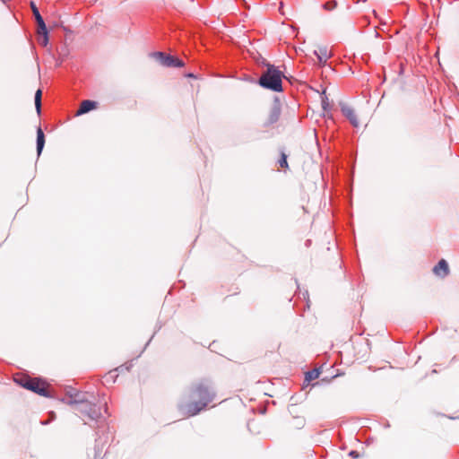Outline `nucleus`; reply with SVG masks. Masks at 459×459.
I'll return each instance as SVG.
<instances>
[{"label": "nucleus", "mask_w": 459, "mask_h": 459, "mask_svg": "<svg viewBox=\"0 0 459 459\" xmlns=\"http://www.w3.org/2000/svg\"><path fill=\"white\" fill-rule=\"evenodd\" d=\"M281 117V105L279 101L274 100L269 107L267 115L264 120V126H270L276 123Z\"/></svg>", "instance_id": "423d86ee"}, {"label": "nucleus", "mask_w": 459, "mask_h": 459, "mask_svg": "<svg viewBox=\"0 0 459 459\" xmlns=\"http://www.w3.org/2000/svg\"><path fill=\"white\" fill-rule=\"evenodd\" d=\"M15 381L22 387L30 390L42 396H49L48 385L36 378H30L29 377H17Z\"/></svg>", "instance_id": "20e7f679"}, {"label": "nucleus", "mask_w": 459, "mask_h": 459, "mask_svg": "<svg viewBox=\"0 0 459 459\" xmlns=\"http://www.w3.org/2000/svg\"><path fill=\"white\" fill-rule=\"evenodd\" d=\"M44 144H45V135H44L42 129L40 127H39L37 130V152H38L39 155L41 153Z\"/></svg>", "instance_id": "9b49d317"}, {"label": "nucleus", "mask_w": 459, "mask_h": 459, "mask_svg": "<svg viewBox=\"0 0 459 459\" xmlns=\"http://www.w3.org/2000/svg\"><path fill=\"white\" fill-rule=\"evenodd\" d=\"M49 414L51 416V420H53L55 418V413L53 411H51Z\"/></svg>", "instance_id": "4be33fe9"}, {"label": "nucleus", "mask_w": 459, "mask_h": 459, "mask_svg": "<svg viewBox=\"0 0 459 459\" xmlns=\"http://www.w3.org/2000/svg\"><path fill=\"white\" fill-rule=\"evenodd\" d=\"M433 273L440 277H445L449 273L448 264L446 260L441 259L433 268Z\"/></svg>", "instance_id": "6e6552de"}, {"label": "nucleus", "mask_w": 459, "mask_h": 459, "mask_svg": "<svg viewBox=\"0 0 459 459\" xmlns=\"http://www.w3.org/2000/svg\"><path fill=\"white\" fill-rule=\"evenodd\" d=\"M350 456L353 457V458H358L359 456V453L355 450H351L350 453H349Z\"/></svg>", "instance_id": "aec40b11"}, {"label": "nucleus", "mask_w": 459, "mask_h": 459, "mask_svg": "<svg viewBox=\"0 0 459 459\" xmlns=\"http://www.w3.org/2000/svg\"><path fill=\"white\" fill-rule=\"evenodd\" d=\"M315 54L316 55L320 64H325L327 59L330 57L328 50L325 47L319 48L318 51H315Z\"/></svg>", "instance_id": "9d476101"}, {"label": "nucleus", "mask_w": 459, "mask_h": 459, "mask_svg": "<svg viewBox=\"0 0 459 459\" xmlns=\"http://www.w3.org/2000/svg\"><path fill=\"white\" fill-rule=\"evenodd\" d=\"M188 77H194V74H187Z\"/></svg>", "instance_id": "b1692460"}, {"label": "nucleus", "mask_w": 459, "mask_h": 459, "mask_svg": "<svg viewBox=\"0 0 459 459\" xmlns=\"http://www.w3.org/2000/svg\"><path fill=\"white\" fill-rule=\"evenodd\" d=\"M35 19H36L37 25H38V31H45V30H48L41 15L35 17Z\"/></svg>", "instance_id": "2eb2a0df"}, {"label": "nucleus", "mask_w": 459, "mask_h": 459, "mask_svg": "<svg viewBox=\"0 0 459 459\" xmlns=\"http://www.w3.org/2000/svg\"><path fill=\"white\" fill-rule=\"evenodd\" d=\"M215 392L208 380L195 383L178 403L179 411L186 416H194L205 409L214 399Z\"/></svg>", "instance_id": "f03ea898"}, {"label": "nucleus", "mask_w": 459, "mask_h": 459, "mask_svg": "<svg viewBox=\"0 0 459 459\" xmlns=\"http://www.w3.org/2000/svg\"><path fill=\"white\" fill-rule=\"evenodd\" d=\"M48 422H49V420H44V421H41V424L47 425V424H48Z\"/></svg>", "instance_id": "5701e85b"}, {"label": "nucleus", "mask_w": 459, "mask_h": 459, "mask_svg": "<svg viewBox=\"0 0 459 459\" xmlns=\"http://www.w3.org/2000/svg\"><path fill=\"white\" fill-rule=\"evenodd\" d=\"M94 452H95V455H94V459H99L101 457V454H102V448H100L97 445L95 446V448H94Z\"/></svg>", "instance_id": "a211bd4d"}, {"label": "nucleus", "mask_w": 459, "mask_h": 459, "mask_svg": "<svg viewBox=\"0 0 459 459\" xmlns=\"http://www.w3.org/2000/svg\"><path fill=\"white\" fill-rule=\"evenodd\" d=\"M279 164L281 168L289 169V165L287 162V155L282 152L281 153V159L279 160Z\"/></svg>", "instance_id": "dca6fc26"}, {"label": "nucleus", "mask_w": 459, "mask_h": 459, "mask_svg": "<svg viewBox=\"0 0 459 459\" xmlns=\"http://www.w3.org/2000/svg\"><path fill=\"white\" fill-rule=\"evenodd\" d=\"M324 6L326 10H333L336 6V2L335 1L328 2V3L325 4Z\"/></svg>", "instance_id": "6ab92c4d"}, {"label": "nucleus", "mask_w": 459, "mask_h": 459, "mask_svg": "<svg viewBox=\"0 0 459 459\" xmlns=\"http://www.w3.org/2000/svg\"><path fill=\"white\" fill-rule=\"evenodd\" d=\"M153 56L166 67H182L185 65L184 62L176 56L166 55L163 52H155Z\"/></svg>", "instance_id": "39448f33"}, {"label": "nucleus", "mask_w": 459, "mask_h": 459, "mask_svg": "<svg viewBox=\"0 0 459 459\" xmlns=\"http://www.w3.org/2000/svg\"><path fill=\"white\" fill-rule=\"evenodd\" d=\"M322 105H323L324 109H326V107H327V105H328V103H327L326 100H322Z\"/></svg>", "instance_id": "412c9836"}, {"label": "nucleus", "mask_w": 459, "mask_h": 459, "mask_svg": "<svg viewBox=\"0 0 459 459\" xmlns=\"http://www.w3.org/2000/svg\"><path fill=\"white\" fill-rule=\"evenodd\" d=\"M66 403L72 406L74 412L92 428H100L106 421L108 414L107 399L104 394L98 399L93 395L70 388L67 391Z\"/></svg>", "instance_id": "f257e3e1"}, {"label": "nucleus", "mask_w": 459, "mask_h": 459, "mask_svg": "<svg viewBox=\"0 0 459 459\" xmlns=\"http://www.w3.org/2000/svg\"><path fill=\"white\" fill-rule=\"evenodd\" d=\"M41 98H42V91L39 89L35 93V107L38 114L40 113L41 110Z\"/></svg>", "instance_id": "ddd939ff"}, {"label": "nucleus", "mask_w": 459, "mask_h": 459, "mask_svg": "<svg viewBox=\"0 0 459 459\" xmlns=\"http://www.w3.org/2000/svg\"><path fill=\"white\" fill-rule=\"evenodd\" d=\"M342 112L350 120L353 126L358 127L359 126L360 121L359 119V116L351 106L347 104L342 105Z\"/></svg>", "instance_id": "0eeeda50"}, {"label": "nucleus", "mask_w": 459, "mask_h": 459, "mask_svg": "<svg viewBox=\"0 0 459 459\" xmlns=\"http://www.w3.org/2000/svg\"><path fill=\"white\" fill-rule=\"evenodd\" d=\"M266 70L259 78V84L273 91H282L281 79L284 77L281 71L273 65H267Z\"/></svg>", "instance_id": "7ed1b4c3"}, {"label": "nucleus", "mask_w": 459, "mask_h": 459, "mask_svg": "<svg viewBox=\"0 0 459 459\" xmlns=\"http://www.w3.org/2000/svg\"><path fill=\"white\" fill-rule=\"evenodd\" d=\"M319 375H320V372L317 369H313V370L306 373L305 379L307 381H311V380L316 379L319 377Z\"/></svg>", "instance_id": "4468645a"}, {"label": "nucleus", "mask_w": 459, "mask_h": 459, "mask_svg": "<svg viewBox=\"0 0 459 459\" xmlns=\"http://www.w3.org/2000/svg\"><path fill=\"white\" fill-rule=\"evenodd\" d=\"M97 105L98 103L96 101L89 100H83L80 105V108L76 111V116H81L96 108Z\"/></svg>", "instance_id": "1a4fd4ad"}, {"label": "nucleus", "mask_w": 459, "mask_h": 459, "mask_svg": "<svg viewBox=\"0 0 459 459\" xmlns=\"http://www.w3.org/2000/svg\"><path fill=\"white\" fill-rule=\"evenodd\" d=\"M38 41L42 46H47L48 43V30L45 31H38Z\"/></svg>", "instance_id": "f8f14e48"}, {"label": "nucleus", "mask_w": 459, "mask_h": 459, "mask_svg": "<svg viewBox=\"0 0 459 459\" xmlns=\"http://www.w3.org/2000/svg\"><path fill=\"white\" fill-rule=\"evenodd\" d=\"M30 7L35 17L40 16L38 7L34 2H30Z\"/></svg>", "instance_id": "f3484780"}]
</instances>
